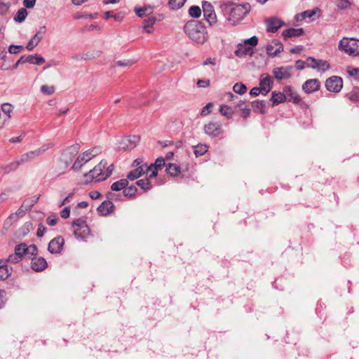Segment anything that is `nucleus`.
<instances>
[{
	"mask_svg": "<svg viewBox=\"0 0 359 359\" xmlns=\"http://www.w3.org/2000/svg\"><path fill=\"white\" fill-rule=\"evenodd\" d=\"M46 231V227L42 223H39L38 224V229H37V231H36L37 237L38 238L43 237Z\"/></svg>",
	"mask_w": 359,
	"mask_h": 359,
	"instance_id": "58",
	"label": "nucleus"
},
{
	"mask_svg": "<svg viewBox=\"0 0 359 359\" xmlns=\"http://www.w3.org/2000/svg\"><path fill=\"white\" fill-rule=\"evenodd\" d=\"M39 156H40V154H38L37 149L29 151V152L24 154L21 156V157H20L21 162H23V163L27 162L29 159H32Z\"/></svg>",
	"mask_w": 359,
	"mask_h": 359,
	"instance_id": "40",
	"label": "nucleus"
},
{
	"mask_svg": "<svg viewBox=\"0 0 359 359\" xmlns=\"http://www.w3.org/2000/svg\"><path fill=\"white\" fill-rule=\"evenodd\" d=\"M348 98L353 102L359 101V88L354 87L353 90L347 94Z\"/></svg>",
	"mask_w": 359,
	"mask_h": 359,
	"instance_id": "43",
	"label": "nucleus"
},
{
	"mask_svg": "<svg viewBox=\"0 0 359 359\" xmlns=\"http://www.w3.org/2000/svg\"><path fill=\"white\" fill-rule=\"evenodd\" d=\"M137 191V189L135 186H134V185H131L130 187L127 186L123 189V196H125V197L133 198L136 195Z\"/></svg>",
	"mask_w": 359,
	"mask_h": 359,
	"instance_id": "38",
	"label": "nucleus"
},
{
	"mask_svg": "<svg viewBox=\"0 0 359 359\" xmlns=\"http://www.w3.org/2000/svg\"><path fill=\"white\" fill-rule=\"evenodd\" d=\"M203 131L205 135L211 138L218 137L224 133L222 123L219 121H213L204 125Z\"/></svg>",
	"mask_w": 359,
	"mask_h": 359,
	"instance_id": "5",
	"label": "nucleus"
},
{
	"mask_svg": "<svg viewBox=\"0 0 359 359\" xmlns=\"http://www.w3.org/2000/svg\"><path fill=\"white\" fill-rule=\"evenodd\" d=\"M184 31L189 39L198 43L203 44L208 40L206 28L201 21H188L184 27Z\"/></svg>",
	"mask_w": 359,
	"mask_h": 359,
	"instance_id": "1",
	"label": "nucleus"
},
{
	"mask_svg": "<svg viewBox=\"0 0 359 359\" xmlns=\"http://www.w3.org/2000/svg\"><path fill=\"white\" fill-rule=\"evenodd\" d=\"M26 255L28 256L29 259L33 257H36L38 253V248L35 244H32L29 246L26 245L25 247Z\"/></svg>",
	"mask_w": 359,
	"mask_h": 359,
	"instance_id": "35",
	"label": "nucleus"
},
{
	"mask_svg": "<svg viewBox=\"0 0 359 359\" xmlns=\"http://www.w3.org/2000/svg\"><path fill=\"white\" fill-rule=\"evenodd\" d=\"M258 38L256 36H253L246 40H245V44H250L252 46H255L257 45Z\"/></svg>",
	"mask_w": 359,
	"mask_h": 359,
	"instance_id": "62",
	"label": "nucleus"
},
{
	"mask_svg": "<svg viewBox=\"0 0 359 359\" xmlns=\"http://www.w3.org/2000/svg\"><path fill=\"white\" fill-rule=\"evenodd\" d=\"M252 107L255 111L259 114H264L266 111V103L264 100H257L252 102Z\"/></svg>",
	"mask_w": 359,
	"mask_h": 359,
	"instance_id": "28",
	"label": "nucleus"
},
{
	"mask_svg": "<svg viewBox=\"0 0 359 359\" xmlns=\"http://www.w3.org/2000/svg\"><path fill=\"white\" fill-rule=\"evenodd\" d=\"M187 0H169L168 5L172 10H178L182 7Z\"/></svg>",
	"mask_w": 359,
	"mask_h": 359,
	"instance_id": "42",
	"label": "nucleus"
},
{
	"mask_svg": "<svg viewBox=\"0 0 359 359\" xmlns=\"http://www.w3.org/2000/svg\"><path fill=\"white\" fill-rule=\"evenodd\" d=\"M147 164H142L138 166L137 168L131 170L128 172L127 175V179L130 180H135L146 172L147 170Z\"/></svg>",
	"mask_w": 359,
	"mask_h": 359,
	"instance_id": "21",
	"label": "nucleus"
},
{
	"mask_svg": "<svg viewBox=\"0 0 359 359\" xmlns=\"http://www.w3.org/2000/svg\"><path fill=\"white\" fill-rule=\"evenodd\" d=\"M233 90L239 95H243L247 91V87L242 83H236L233 87Z\"/></svg>",
	"mask_w": 359,
	"mask_h": 359,
	"instance_id": "46",
	"label": "nucleus"
},
{
	"mask_svg": "<svg viewBox=\"0 0 359 359\" xmlns=\"http://www.w3.org/2000/svg\"><path fill=\"white\" fill-rule=\"evenodd\" d=\"M165 165V158L163 157H158L156 159L154 163H151L149 166L147 167V170H152L153 168H155L157 170H161Z\"/></svg>",
	"mask_w": 359,
	"mask_h": 359,
	"instance_id": "34",
	"label": "nucleus"
},
{
	"mask_svg": "<svg viewBox=\"0 0 359 359\" xmlns=\"http://www.w3.org/2000/svg\"><path fill=\"white\" fill-rule=\"evenodd\" d=\"M156 21V18L155 17H150L144 20V26L143 28L147 33H151L153 32L152 28L153 25Z\"/></svg>",
	"mask_w": 359,
	"mask_h": 359,
	"instance_id": "31",
	"label": "nucleus"
},
{
	"mask_svg": "<svg viewBox=\"0 0 359 359\" xmlns=\"http://www.w3.org/2000/svg\"><path fill=\"white\" fill-rule=\"evenodd\" d=\"M48 266L46 260L42 257H33L31 262V268L36 272L45 270Z\"/></svg>",
	"mask_w": 359,
	"mask_h": 359,
	"instance_id": "17",
	"label": "nucleus"
},
{
	"mask_svg": "<svg viewBox=\"0 0 359 359\" xmlns=\"http://www.w3.org/2000/svg\"><path fill=\"white\" fill-rule=\"evenodd\" d=\"M325 86L328 91L339 93L343 87V79L338 76H332L325 81Z\"/></svg>",
	"mask_w": 359,
	"mask_h": 359,
	"instance_id": "9",
	"label": "nucleus"
},
{
	"mask_svg": "<svg viewBox=\"0 0 359 359\" xmlns=\"http://www.w3.org/2000/svg\"><path fill=\"white\" fill-rule=\"evenodd\" d=\"M94 156V154L83 152L77 157L72 168L75 171L79 170L83 164L91 160Z\"/></svg>",
	"mask_w": 359,
	"mask_h": 359,
	"instance_id": "15",
	"label": "nucleus"
},
{
	"mask_svg": "<svg viewBox=\"0 0 359 359\" xmlns=\"http://www.w3.org/2000/svg\"><path fill=\"white\" fill-rule=\"evenodd\" d=\"M337 5L340 9H345L350 5L348 0H337Z\"/></svg>",
	"mask_w": 359,
	"mask_h": 359,
	"instance_id": "59",
	"label": "nucleus"
},
{
	"mask_svg": "<svg viewBox=\"0 0 359 359\" xmlns=\"http://www.w3.org/2000/svg\"><path fill=\"white\" fill-rule=\"evenodd\" d=\"M283 91L285 94L287 95V100L289 102H292L295 104H298L301 101V97L299 94L294 91L292 88L290 86H285L283 88Z\"/></svg>",
	"mask_w": 359,
	"mask_h": 359,
	"instance_id": "20",
	"label": "nucleus"
},
{
	"mask_svg": "<svg viewBox=\"0 0 359 359\" xmlns=\"http://www.w3.org/2000/svg\"><path fill=\"white\" fill-rule=\"evenodd\" d=\"M128 184L129 182L128 179H121L114 182L111 186V189L114 191H118L124 189L128 185Z\"/></svg>",
	"mask_w": 359,
	"mask_h": 359,
	"instance_id": "29",
	"label": "nucleus"
},
{
	"mask_svg": "<svg viewBox=\"0 0 359 359\" xmlns=\"http://www.w3.org/2000/svg\"><path fill=\"white\" fill-rule=\"evenodd\" d=\"M250 6L249 4L236 5L231 9L230 17L234 20H242L250 12Z\"/></svg>",
	"mask_w": 359,
	"mask_h": 359,
	"instance_id": "8",
	"label": "nucleus"
},
{
	"mask_svg": "<svg viewBox=\"0 0 359 359\" xmlns=\"http://www.w3.org/2000/svg\"><path fill=\"white\" fill-rule=\"evenodd\" d=\"M320 87V82L318 79L306 81L302 85V90L307 94L318 91Z\"/></svg>",
	"mask_w": 359,
	"mask_h": 359,
	"instance_id": "14",
	"label": "nucleus"
},
{
	"mask_svg": "<svg viewBox=\"0 0 359 359\" xmlns=\"http://www.w3.org/2000/svg\"><path fill=\"white\" fill-rule=\"evenodd\" d=\"M213 107L212 102H208L201 110V115L203 116H207L211 113L212 107Z\"/></svg>",
	"mask_w": 359,
	"mask_h": 359,
	"instance_id": "55",
	"label": "nucleus"
},
{
	"mask_svg": "<svg viewBox=\"0 0 359 359\" xmlns=\"http://www.w3.org/2000/svg\"><path fill=\"white\" fill-rule=\"evenodd\" d=\"M266 53L270 57H275L278 53L283 51V45L278 40H273L266 47Z\"/></svg>",
	"mask_w": 359,
	"mask_h": 359,
	"instance_id": "13",
	"label": "nucleus"
},
{
	"mask_svg": "<svg viewBox=\"0 0 359 359\" xmlns=\"http://www.w3.org/2000/svg\"><path fill=\"white\" fill-rule=\"evenodd\" d=\"M1 110L4 114H7L8 116L10 117V113L13 110V106L8 103H4L1 105Z\"/></svg>",
	"mask_w": 359,
	"mask_h": 359,
	"instance_id": "57",
	"label": "nucleus"
},
{
	"mask_svg": "<svg viewBox=\"0 0 359 359\" xmlns=\"http://www.w3.org/2000/svg\"><path fill=\"white\" fill-rule=\"evenodd\" d=\"M74 235L78 239L86 240L90 234V230L86 219L78 218L73 221Z\"/></svg>",
	"mask_w": 359,
	"mask_h": 359,
	"instance_id": "3",
	"label": "nucleus"
},
{
	"mask_svg": "<svg viewBox=\"0 0 359 359\" xmlns=\"http://www.w3.org/2000/svg\"><path fill=\"white\" fill-rule=\"evenodd\" d=\"M46 32V26H42L39 28L38 32L35 34V35L32 37V39L39 43L41 39L43 38V35L45 34Z\"/></svg>",
	"mask_w": 359,
	"mask_h": 359,
	"instance_id": "47",
	"label": "nucleus"
},
{
	"mask_svg": "<svg viewBox=\"0 0 359 359\" xmlns=\"http://www.w3.org/2000/svg\"><path fill=\"white\" fill-rule=\"evenodd\" d=\"M236 108H238L241 111V116L243 118H247L250 116L251 109L248 107L245 101L240 100L236 104Z\"/></svg>",
	"mask_w": 359,
	"mask_h": 359,
	"instance_id": "26",
	"label": "nucleus"
},
{
	"mask_svg": "<svg viewBox=\"0 0 359 359\" xmlns=\"http://www.w3.org/2000/svg\"><path fill=\"white\" fill-rule=\"evenodd\" d=\"M21 163H23V162H21V158H20V160L13 161L6 165L2 166L1 169H2V170H4V172L5 174H8L10 172L16 170Z\"/></svg>",
	"mask_w": 359,
	"mask_h": 359,
	"instance_id": "30",
	"label": "nucleus"
},
{
	"mask_svg": "<svg viewBox=\"0 0 359 359\" xmlns=\"http://www.w3.org/2000/svg\"><path fill=\"white\" fill-rule=\"evenodd\" d=\"M304 29L302 28H289L284 30L282 33V35L285 40L287 38L299 36L304 34Z\"/></svg>",
	"mask_w": 359,
	"mask_h": 359,
	"instance_id": "25",
	"label": "nucleus"
},
{
	"mask_svg": "<svg viewBox=\"0 0 359 359\" xmlns=\"http://www.w3.org/2000/svg\"><path fill=\"white\" fill-rule=\"evenodd\" d=\"M107 165V161L102 160L93 169L90 170L88 172L84 174L85 177H89L90 182L95 180V182H101L106 180L104 170Z\"/></svg>",
	"mask_w": 359,
	"mask_h": 359,
	"instance_id": "4",
	"label": "nucleus"
},
{
	"mask_svg": "<svg viewBox=\"0 0 359 359\" xmlns=\"http://www.w3.org/2000/svg\"><path fill=\"white\" fill-rule=\"evenodd\" d=\"M194 154L197 157L203 155L208 151L207 145L203 144H198V145L194 146Z\"/></svg>",
	"mask_w": 359,
	"mask_h": 359,
	"instance_id": "41",
	"label": "nucleus"
},
{
	"mask_svg": "<svg viewBox=\"0 0 359 359\" xmlns=\"http://www.w3.org/2000/svg\"><path fill=\"white\" fill-rule=\"evenodd\" d=\"M12 273V268H8L6 261L0 259V280L7 279Z\"/></svg>",
	"mask_w": 359,
	"mask_h": 359,
	"instance_id": "24",
	"label": "nucleus"
},
{
	"mask_svg": "<svg viewBox=\"0 0 359 359\" xmlns=\"http://www.w3.org/2000/svg\"><path fill=\"white\" fill-rule=\"evenodd\" d=\"M140 137L138 135H132L125 137L121 141L123 149H133L140 142Z\"/></svg>",
	"mask_w": 359,
	"mask_h": 359,
	"instance_id": "18",
	"label": "nucleus"
},
{
	"mask_svg": "<svg viewBox=\"0 0 359 359\" xmlns=\"http://www.w3.org/2000/svg\"><path fill=\"white\" fill-rule=\"evenodd\" d=\"M136 184L144 191L149 190L152 188L151 182L149 178L139 180L136 182Z\"/></svg>",
	"mask_w": 359,
	"mask_h": 359,
	"instance_id": "39",
	"label": "nucleus"
},
{
	"mask_svg": "<svg viewBox=\"0 0 359 359\" xmlns=\"http://www.w3.org/2000/svg\"><path fill=\"white\" fill-rule=\"evenodd\" d=\"M149 10L150 11V13H151V9L150 8H148V7L135 8V12L136 15L138 17L142 18L144 15H146V13Z\"/></svg>",
	"mask_w": 359,
	"mask_h": 359,
	"instance_id": "52",
	"label": "nucleus"
},
{
	"mask_svg": "<svg viewBox=\"0 0 359 359\" xmlns=\"http://www.w3.org/2000/svg\"><path fill=\"white\" fill-rule=\"evenodd\" d=\"M292 74V67H275L273 69V74L277 80L287 79L291 77Z\"/></svg>",
	"mask_w": 359,
	"mask_h": 359,
	"instance_id": "11",
	"label": "nucleus"
},
{
	"mask_svg": "<svg viewBox=\"0 0 359 359\" xmlns=\"http://www.w3.org/2000/svg\"><path fill=\"white\" fill-rule=\"evenodd\" d=\"M18 252H14L13 254H11L8 256V257L5 259L6 264V263H11V264H17L20 262L22 260L21 256L18 255Z\"/></svg>",
	"mask_w": 359,
	"mask_h": 359,
	"instance_id": "45",
	"label": "nucleus"
},
{
	"mask_svg": "<svg viewBox=\"0 0 359 359\" xmlns=\"http://www.w3.org/2000/svg\"><path fill=\"white\" fill-rule=\"evenodd\" d=\"M27 14L28 13L26 8H22L18 11L17 13L14 16V20L17 22H22L25 20Z\"/></svg>",
	"mask_w": 359,
	"mask_h": 359,
	"instance_id": "36",
	"label": "nucleus"
},
{
	"mask_svg": "<svg viewBox=\"0 0 359 359\" xmlns=\"http://www.w3.org/2000/svg\"><path fill=\"white\" fill-rule=\"evenodd\" d=\"M65 245V239L62 236H58L52 239L48 246V250L51 254L61 253Z\"/></svg>",
	"mask_w": 359,
	"mask_h": 359,
	"instance_id": "10",
	"label": "nucleus"
},
{
	"mask_svg": "<svg viewBox=\"0 0 359 359\" xmlns=\"http://www.w3.org/2000/svg\"><path fill=\"white\" fill-rule=\"evenodd\" d=\"M9 4H6L0 0V15H4L8 11Z\"/></svg>",
	"mask_w": 359,
	"mask_h": 359,
	"instance_id": "61",
	"label": "nucleus"
},
{
	"mask_svg": "<svg viewBox=\"0 0 359 359\" xmlns=\"http://www.w3.org/2000/svg\"><path fill=\"white\" fill-rule=\"evenodd\" d=\"M330 68V65L326 60H318V68L316 69H321L323 72L328 70Z\"/></svg>",
	"mask_w": 359,
	"mask_h": 359,
	"instance_id": "50",
	"label": "nucleus"
},
{
	"mask_svg": "<svg viewBox=\"0 0 359 359\" xmlns=\"http://www.w3.org/2000/svg\"><path fill=\"white\" fill-rule=\"evenodd\" d=\"M135 62L133 60H118L116 62V66L126 67L128 66L133 65Z\"/></svg>",
	"mask_w": 359,
	"mask_h": 359,
	"instance_id": "54",
	"label": "nucleus"
},
{
	"mask_svg": "<svg viewBox=\"0 0 359 359\" xmlns=\"http://www.w3.org/2000/svg\"><path fill=\"white\" fill-rule=\"evenodd\" d=\"M272 80L267 74H262L260 76L259 87L264 91L263 94L266 95L271 89Z\"/></svg>",
	"mask_w": 359,
	"mask_h": 359,
	"instance_id": "19",
	"label": "nucleus"
},
{
	"mask_svg": "<svg viewBox=\"0 0 359 359\" xmlns=\"http://www.w3.org/2000/svg\"><path fill=\"white\" fill-rule=\"evenodd\" d=\"M202 8L203 17L208 24L212 26L217 22V15L214 10L213 6L208 1H203L202 2Z\"/></svg>",
	"mask_w": 359,
	"mask_h": 359,
	"instance_id": "6",
	"label": "nucleus"
},
{
	"mask_svg": "<svg viewBox=\"0 0 359 359\" xmlns=\"http://www.w3.org/2000/svg\"><path fill=\"white\" fill-rule=\"evenodd\" d=\"M189 14L194 18H198L201 15V9L198 6H192L189 9Z\"/></svg>",
	"mask_w": 359,
	"mask_h": 359,
	"instance_id": "44",
	"label": "nucleus"
},
{
	"mask_svg": "<svg viewBox=\"0 0 359 359\" xmlns=\"http://www.w3.org/2000/svg\"><path fill=\"white\" fill-rule=\"evenodd\" d=\"M338 48L341 51L344 52L350 56H358L359 39L344 37L340 40Z\"/></svg>",
	"mask_w": 359,
	"mask_h": 359,
	"instance_id": "2",
	"label": "nucleus"
},
{
	"mask_svg": "<svg viewBox=\"0 0 359 359\" xmlns=\"http://www.w3.org/2000/svg\"><path fill=\"white\" fill-rule=\"evenodd\" d=\"M80 149L79 144H74L67 147L62 153L61 161L65 163V167L72 162L74 158L77 155Z\"/></svg>",
	"mask_w": 359,
	"mask_h": 359,
	"instance_id": "7",
	"label": "nucleus"
},
{
	"mask_svg": "<svg viewBox=\"0 0 359 359\" xmlns=\"http://www.w3.org/2000/svg\"><path fill=\"white\" fill-rule=\"evenodd\" d=\"M24 47L20 45H11L8 47V52L11 54H17Z\"/></svg>",
	"mask_w": 359,
	"mask_h": 359,
	"instance_id": "56",
	"label": "nucleus"
},
{
	"mask_svg": "<svg viewBox=\"0 0 359 359\" xmlns=\"http://www.w3.org/2000/svg\"><path fill=\"white\" fill-rule=\"evenodd\" d=\"M101 216H107L114 211V205L109 200L103 201L97 208Z\"/></svg>",
	"mask_w": 359,
	"mask_h": 359,
	"instance_id": "16",
	"label": "nucleus"
},
{
	"mask_svg": "<svg viewBox=\"0 0 359 359\" xmlns=\"http://www.w3.org/2000/svg\"><path fill=\"white\" fill-rule=\"evenodd\" d=\"M24 63H29L40 65L45 62V59L38 55H22Z\"/></svg>",
	"mask_w": 359,
	"mask_h": 359,
	"instance_id": "22",
	"label": "nucleus"
},
{
	"mask_svg": "<svg viewBox=\"0 0 359 359\" xmlns=\"http://www.w3.org/2000/svg\"><path fill=\"white\" fill-rule=\"evenodd\" d=\"M70 215V207L67 206L64 208L60 212V216L62 218L67 219Z\"/></svg>",
	"mask_w": 359,
	"mask_h": 359,
	"instance_id": "64",
	"label": "nucleus"
},
{
	"mask_svg": "<svg viewBox=\"0 0 359 359\" xmlns=\"http://www.w3.org/2000/svg\"><path fill=\"white\" fill-rule=\"evenodd\" d=\"M318 12H320V9L318 8H316L312 10H307L302 12V15L304 18L311 19Z\"/></svg>",
	"mask_w": 359,
	"mask_h": 359,
	"instance_id": "49",
	"label": "nucleus"
},
{
	"mask_svg": "<svg viewBox=\"0 0 359 359\" xmlns=\"http://www.w3.org/2000/svg\"><path fill=\"white\" fill-rule=\"evenodd\" d=\"M26 243H22L20 244L17 245L15 247V252H18V255L21 256L22 258L23 255H26V250H25Z\"/></svg>",
	"mask_w": 359,
	"mask_h": 359,
	"instance_id": "48",
	"label": "nucleus"
},
{
	"mask_svg": "<svg viewBox=\"0 0 359 359\" xmlns=\"http://www.w3.org/2000/svg\"><path fill=\"white\" fill-rule=\"evenodd\" d=\"M165 171L172 177H177L181 172V168L175 163H168L166 165Z\"/></svg>",
	"mask_w": 359,
	"mask_h": 359,
	"instance_id": "27",
	"label": "nucleus"
},
{
	"mask_svg": "<svg viewBox=\"0 0 359 359\" xmlns=\"http://www.w3.org/2000/svg\"><path fill=\"white\" fill-rule=\"evenodd\" d=\"M266 31L268 32L275 33L279 28L283 27L285 23L280 19L276 17H270L265 20Z\"/></svg>",
	"mask_w": 359,
	"mask_h": 359,
	"instance_id": "12",
	"label": "nucleus"
},
{
	"mask_svg": "<svg viewBox=\"0 0 359 359\" xmlns=\"http://www.w3.org/2000/svg\"><path fill=\"white\" fill-rule=\"evenodd\" d=\"M41 91L46 95H50L54 93L55 88L53 86L43 85L41 87Z\"/></svg>",
	"mask_w": 359,
	"mask_h": 359,
	"instance_id": "51",
	"label": "nucleus"
},
{
	"mask_svg": "<svg viewBox=\"0 0 359 359\" xmlns=\"http://www.w3.org/2000/svg\"><path fill=\"white\" fill-rule=\"evenodd\" d=\"M219 112L228 119H231L233 116V110L231 107L227 105H221L219 107Z\"/></svg>",
	"mask_w": 359,
	"mask_h": 359,
	"instance_id": "37",
	"label": "nucleus"
},
{
	"mask_svg": "<svg viewBox=\"0 0 359 359\" xmlns=\"http://www.w3.org/2000/svg\"><path fill=\"white\" fill-rule=\"evenodd\" d=\"M210 84V82L208 79H201L197 81V86L198 88H206L208 87Z\"/></svg>",
	"mask_w": 359,
	"mask_h": 359,
	"instance_id": "63",
	"label": "nucleus"
},
{
	"mask_svg": "<svg viewBox=\"0 0 359 359\" xmlns=\"http://www.w3.org/2000/svg\"><path fill=\"white\" fill-rule=\"evenodd\" d=\"M318 60L315 59L313 57H309L306 59V66L312 69H316L318 68Z\"/></svg>",
	"mask_w": 359,
	"mask_h": 359,
	"instance_id": "53",
	"label": "nucleus"
},
{
	"mask_svg": "<svg viewBox=\"0 0 359 359\" xmlns=\"http://www.w3.org/2000/svg\"><path fill=\"white\" fill-rule=\"evenodd\" d=\"M32 229L33 225L31 222H25L19 229V236L22 237L26 236Z\"/></svg>",
	"mask_w": 359,
	"mask_h": 359,
	"instance_id": "32",
	"label": "nucleus"
},
{
	"mask_svg": "<svg viewBox=\"0 0 359 359\" xmlns=\"http://www.w3.org/2000/svg\"><path fill=\"white\" fill-rule=\"evenodd\" d=\"M39 196H34L31 198L26 199L22 203V208H25V210H30L35 203L38 201Z\"/></svg>",
	"mask_w": 359,
	"mask_h": 359,
	"instance_id": "33",
	"label": "nucleus"
},
{
	"mask_svg": "<svg viewBox=\"0 0 359 359\" xmlns=\"http://www.w3.org/2000/svg\"><path fill=\"white\" fill-rule=\"evenodd\" d=\"M287 100V95L283 92L273 91L271 93V101L272 102V106L285 102Z\"/></svg>",
	"mask_w": 359,
	"mask_h": 359,
	"instance_id": "23",
	"label": "nucleus"
},
{
	"mask_svg": "<svg viewBox=\"0 0 359 359\" xmlns=\"http://www.w3.org/2000/svg\"><path fill=\"white\" fill-rule=\"evenodd\" d=\"M58 221V218L55 215H51L47 217L46 223L51 226H55Z\"/></svg>",
	"mask_w": 359,
	"mask_h": 359,
	"instance_id": "60",
	"label": "nucleus"
}]
</instances>
